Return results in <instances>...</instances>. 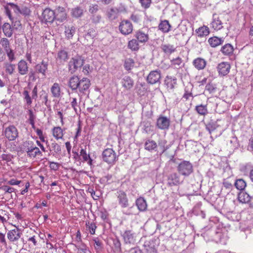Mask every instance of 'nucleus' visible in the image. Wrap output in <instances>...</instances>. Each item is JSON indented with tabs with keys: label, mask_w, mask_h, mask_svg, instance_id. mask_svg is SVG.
<instances>
[{
	"label": "nucleus",
	"mask_w": 253,
	"mask_h": 253,
	"mask_svg": "<svg viewBox=\"0 0 253 253\" xmlns=\"http://www.w3.org/2000/svg\"><path fill=\"white\" fill-rule=\"evenodd\" d=\"M177 170L179 174L187 177L193 172V166L189 161H183L177 166Z\"/></svg>",
	"instance_id": "obj_1"
},
{
	"label": "nucleus",
	"mask_w": 253,
	"mask_h": 253,
	"mask_svg": "<svg viewBox=\"0 0 253 253\" xmlns=\"http://www.w3.org/2000/svg\"><path fill=\"white\" fill-rule=\"evenodd\" d=\"M84 60L82 56H76L72 57L68 63L69 71L73 74L84 64Z\"/></svg>",
	"instance_id": "obj_2"
},
{
	"label": "nucleus",
	"mask_w": 253,
	"mask_h": 253,
	"mask_svg": "<svg viewBox=\"0 0 253 253\" xmlns=\"http://www.w3.org/2000/svg\"><path fill=\"white\" fill-rule=\"evenodd\" d=\"M55 12L49 8H45L41 16V21L47 24L52 23L55 19Z\"/></svg>",
	"instance_id": "obj_3"
},
{
	"label": "nucleus",
	"mask_w": 253,
	"mask_h": 253,
	"mask_svg": "<svg viewBox=\"0 0 253 253\" xmlns=\"http://www.w3.org/2000/svg\"><path fill=\"white\" fill-rule=\"evenodd\" d=\"M183 179L177 173L174 172L170 173L167 177V185L169 187L177 186L182 184Z\"/></svg>",
	"instance_id": "obj_4"
},
{
	"label": "nucleus",
	"mask_w": 253,
	"mask_h": 253,
	"mask_svg": "<svg viewBox=\"0 0 253 253\" xmlns=\"http://www.w3.org/2000/svg\"><path fill=\"white\" fill-rule=\"evenodd\" d=\"M102 158L105 162L108 164H113L117 160V156L112 149L107 148L103 151Z\"/></svg>",
	"instance_id": "obj_5"
},
{
	"label": "nucleus",
	"mask_w": 253,
	"mask_h": 253,
	"mask_svg": "<svg viewBox=\"0 0 253 253\" xmlns=\"http://www.w3.org/2000/svg\"><path fill=\"white\" fill-rule=\"evenodd\" d=\"M119 29L123 35H127L132 33L133 25L129 20H123L120 23Z\"/></svg>",
	"instance_id": "obj_6"
},
{
	"label": "nucleus",
	"mask_w": 253,
	"mask_h": 253,
	"mask_svg": "<svg viewBox=\"0 0 253 253\" xmlns=\"http://www.w3.org/2000/svg\"><path fill=\"white\" fill-rule=\"evenodd\" d=\"M161 72L160 70H156L150 72L147 78V81L150 84H153L160 83Z\"/></svg>",
	"instance_id": "obj_7"
},
{
	"label": "nucleus",
	"mask_w": 253,
	"mask_h": 253,
	"mask_svg": "<svg viewBox=\"0 0 253 253\" xmlns=\"http://www.w3.org/2000/svg\"><path fill=\"white\" fill-rule=\"evenodd\" d=\"M170 120L166 116H160L157 120V127L162 130L168 129L170 126Z\"/></svg>",
	"instance_id": "obj_8"
},
{
	"label": "nucleus",
	"mask_w": 253,
	"mask_h": 253,
	"mask_svg": "<svg viewBox=\"0 0 253 253\" xmlns=\"http://www.w3.org/2000/svg\"><path fill=\"white\" fill-rule=\"evenodd\" d=\"M117 197L119 204L122 208H127L129 206L128 200L126 193L123 191H119L117 192Z\"/></svg>",
	"instance_id": "obj_9"
},
{
	"label": "nucleus",
	"mask_w": 253,
	"mask_h": 253,
	"mask_svg": "<svg viewBox=\"0 0 253 253\" xmlns=\"http://www.w3.org/2000/svg\"><path fill=\"white\" fill-rule=\"evenodd\" d=\"M211 26L214 30L216 31L219 30L223 27V23L219 15L216 13L213 14Z\"/></svg>",
	"instance_id": "obj_10"
},
{
	"label": "nucleus",
	"mask_w": 253,
	"mask_h": 253,
	"mask_svg": "<svg viewBox=\"0 0 253 253\" xmlns=\"http://www.w3.org/2000/svg\"><path fill=\"white\" fill-rule=\"evenodd\" d=\"M230 65L227 62H222L218 64L217 66V70L220 76H224L227 75L230 72Z\"/></svg>",
	"instance_id": "obj_11"
},
{
	"label": "nucleus",
	"mask_w": 253,
	"mask_h": 253,
	"mask_svg": "<svg viewBox=\"0 0 253 253\" xmlns=\"http://www.w3.org/2000/svg\"><path fill=\"white\" fill-rule=\"evenodd\" d=\"M69 59L68 52L65 50H59L56 56V63L58 64H64Z\"/></svg>",
	"instance_id": "obj_12"
},
{
	"label": "nucleus",
	"mask_w": 253,
	"mask_h": 253,
	"mask_svg": "<svg viewBox=\"0 0 253 253\" xmlns=\"http://www.w3.org/2000/svg\"><path fill=\"white\" fill-rule=\"evenodd\" d=\"M123 238L126 244L134 245L135 243V236L130 230L126 231L123 234Z\"/></svg>",
	"instance_id": "obj_13"
},
{
	"label": "nucleus",
	"mask_w": 253,
	"mask_h": 253,
	"mask_svg": "<svg viewBox=\"0 0 253 253\" xmlns=\"http://www.w3.org/2000/svg\"><path fill=\"white\" fill-rule=\"evenodd\" d=\"M120 13V10L117 7H111L108 8L106 13V15L110 21H113L118 18Z\"/></svg>",
	"instance_id": "obj_14"
},
{
	"label": "nucleus",
	"mask_w": 253,
	"mask_h": 253,
	"mask_svg": "<svg viewBox=\"0 0 253 253\" xmlns=\"http://www.w3.org/2000/svg\"><path fill=\"white\" fill-rule=\"evenodd\" d=\"M4 133L5 137L9 141L14 140L16 138V127L13 125L6 128Z\"/></svg>",
	"instance_id": "obj_15"
},
{
	"label": "nucleus",
	"mask_w": 253,
	"mask_h": 253,
	"mask_svg": "<svg viewBox=\"0 0 253 253\" xmlns=\"http://www.w3.org/2000/svg\"><path fill=\"white\" fill-rule=\"evenodd\" d=\"M121 84L126 90H128L132 88L134 81L131 77L126 76L122 79Z\"/></svg>",
	"instance_id": "obj_16"
},
{
	"label": "nucleus",
	"mask_w": 253,
	"mask_h": 253,
	"mask_svg": "<svg viewBox=\"0 0 253 253\" xmlns=\"http://www.w3.org/2000/svg\"><path fill=\"white\" fill-rule=\"evenodd\" d=\"M80 81V80L78 76H73L69 79L68 85L73 91H77L79 87Z\"/></svg>",
	"instance_id": "obj_17"
},
{
	"label": "nucleus",
	"mask_w": 253,
	"mask_h": 253,
	"mask_svg": "<svg viewBox=\"0 0 253 253\" xmlns=\"http://www.w3.org/2000/svg\"><path fill=\"white\" fill-rule=\"evenodd\" d=\"M90 85V81L86 78H84L80 81L79 84V90L80 92L84 93L85 91L87 90Z\"/></svg>",
	"instance_id": "obj_18"
},
{
	"label": "nucleus",
	"mask_w": 253,
	"mask_h": 253,
	"mask_svg": "<svg viewBox=\"0 0 253 253\" xmlns=\"http://www.w3.org/2000/svg\"><path fill=\"white\" fill-rule=\"evenodd\" d=\"M55 12V18L60 22H63L67 18V13L65 9L62 7H58Z\"/></svg>",
	"instance_id": "obj_19"
},
{
	"label": "nucleus",
	"mask_w": 253,
	"mask_h": 253,
	"mask_svg": "<svg viewBox=\"0 0 253 253\" xmlns=\"http://www.w3.org/2000/svg\"><path fill=\"white\" fill-rule=\"evenodd\" d=\"M193 65L198 70L204 69L207 65V61L204 58L198 57L193 61Z\"/></svg>",
	"instance_id": "obj_20"
},
{
	"label": "nucleus",
	"mask_w": 253,
	"mask_h": 253,
	"mask_svg": "<svg viewBox=\"0 0 253 253\" xmlns=\"http://www.w3.org/2000/svg\"><path fill=\"white\" fill-rule=\"evenodd\" d=\"M26 151L27 153V155L31 158H35L37 155H42V152L40 151L39 148L36 146H31L28 147L26 149Z\"/></svg>",
	"instance_id": "obj_21"
},
{
	"label": "nucleus",
	"mask_w": 253,
	"mask_h": 253,
	"mask_svg": "<svg viewBox=\"0 0 253 253\" xmlns=\"http://www.w3.org/2000/svg\"><path fill=\"white\" fill-rule=\"evenodd\" d=\"M164 84L168 90H172L176 84V79L174 77L168 76L165 78Z\"/></svg>",
	"instance_id": "obj_22"
},
{
	"label": "nucleus",
	"mask_w": 253,
	"mask_h": 253,
	"mask_svg": "<svg viewBox=\"0 0 253 253\" xmlns=\"http://www.w3.org/2000/svg\"><path fill=\"white\" fill-rule=\"evenodd\" d=\"M144 247L147 253H157V249L153 241L145 242Z\"/></svg>",
	"instance_id": "obj_23"
},
{
	"label": "nucleus",
	"mask_w": 253,
	"mask_h": 253,
	"mask_svg": "<svg viewBox=\"0 0 253 253\" xmlns=\"http://www.w3.org/2000/svg\"><path fill=\"white\" fill-rule=\"evenodd\" d=\"M48 65V62L42 60L41 64L36 66V70L38 73H41L45 76Z\"/></svg>",
	"instance_id": "obj_24"
},
{
	"label": "nucleus",
	"mask_w": 253,
	"mask_h": 253,
	"mask_svg": "<svg viewBox=\"0 0 253 253\" xmlns=\"http://www.w3.org/2000/svg\"><path fill=\"white\" fill-rule=\"evenodd\" d=\"M238 199L242 203H248L251 201L252 197L247 193L241 191L238 194Z\"/></svg>",
	"instance_id": "obj_25"
},
{
	"label": "nucleus",
	"mask_w": 253,
	"mask_h": 253,
	"mask_svg": "<svg viewBox=\"0 0 253 253\" xmlns=\"http://www.w3.org/2000/svg\"><path fill=\"white\" fill-rule=\"evenodd\" d=\"M157 146V143L155 141L151 139H147L144 144L145 149L149 151L156 150Z\"/></svg>",
	"instance_id": "obj_26"
},
{
	"label": "nucleus",
	"mask_w": 253,
	"mask_h": 253,
	"mask_svg": "<svg viewBox=\"0 0 253 253\" xmlns=\"http://www.w3.org/2000/svg\"><path fill=\"white\" fill-rule=\"evenodd\" d=\"M135 37L140 42H147L149 39L148 34L141 31H137L135 34Z\"/></svg>",
	"instance_id": "obj_27"
},
{
	"label": "nucleus",
	"mask_w": 253,
	"mask_h": 253,
	"mask_svg": "<svg viewBox=\"0 0 253 253\" xmlns=\"http://www.w3.org/2000/svg\"><path fill=\"white\" fill-rule=\"evenodd\" d=\"M84 10L80 6H77L71 10V15L76 18H78L83 15Z\"/></svg>",
	"instance_id": "obj_28"
},
{
	"label": "nucleus",
	"mask_w": 253,
	"mask_h": 253,
	"mask_svg": "<svg viewBox=\"0 0 253 253\" xmlns=\"http://www.w3.org/2000/svg\"><path fill=\"white\" fill-rule=\"evenodd\" d=\"M171 26L167 20L161 21L159 25V29L164 33H168L170 31Z\"/></svg>",
	"instance_id": "obj_29"
},
{
	"label": "nucleus",
	"mask_w": 253,
	"mask_h": 253,
	"mask_svg": "<svg viewBox=\"0 0 253 253\" xmlns=\"http://www.w3.org/2000/svg\"><path fill=\"white\" fill-rule=\"evenodd\" d=\"M80 153V156L82 157L84 161L87 162V164L90 166L92 165L93 160L90 158L89 155L87 153L85 149H81Z\"/></svg>",
	"instance_id": "obj_30"
},
{
	"label": "nucleus",
	"mask_w": 253,
	"mask_h": 253,
	"mask_svg": "<svg viewBox=\"0 0 253 253\" xmlns=\"http://www.w3.org/2000/svg\"><path fill=\"white\" fill-rule=\"evenodd\" d=\"M51 92L54 97L58 98L60 96L61 89L58 83H54L51 87Z\"/></svg>",
	"instance_id": "obj_31"
},
{
	"label": "nucleus",
	"mask_w": 253,
	"mask_h": 253,
	"mask_svg": "<svg viewBox=\"0 0 253 253\" xmlns=\"http://www.w3.org/2000/svg\"><path fill=\"white\" fill-rule=\"evenodd\" d=\"M52 134L57 140L62 139L63 136V130L59 126L54 127L52 129Z\"/></svg>",
	"instance_id": "obj_32"
},
{
	"label": "nucleus",
	"mask_w": 253,
	"mask_h": 253,
	"mask_svg": "<svg viewBox=\"0 0 253 253\" xmlns=\"http://www.w3.org/2000/svg\"><path fill=\"white\" fill-rule=\"evenodd\" d=\"M17 185H18L19 187H21L22 186H24V189L22 190L21 191V194L24 195L28 191V189L29 187L30 184L26 179H23L22 180H19L17 179Z\"/></svg>",
	"instance_id": "obj_33"
},
{
	"label": "nucleus",
	"mask_w": 253,
	"mask_h": 253,
	"mask_svg": "<svg viewBox=\"0 0 253 253\" xmlns=\"http://www.w3.org/2000/svg\"><path fill=\"white\" fill-rule=\"evenodd\" d=\"M209 43L212 47H216L221 44L223 41L221 39L216 37L210 38L208 40Z\"/></svg>",
	"instance_id": "obj_34"
},
{
	"label": "nucleus",
	"mask_w": 253,
	"mask_h": 253,
	"mask_svg": "<svg viewBox=\"0 0 253 253\" xmlns=\"http://www.w3.org/2000/svg\"><path fill=\"white\" fill-rule=\"evenodd\" d=\"M195 110L200 115L205 116L208 113L207 105H199L196 106Z\"/></svg>",
	"instance_id": "obj_35"
},
{
	"label": "nucleus",
	"mask_w": 253,
	"mask_h": 253,
	"mask_svg": "<svg viewBox=\"0 0 253 253\" xmlns=\"http://www.w3.org/2000/svg\"><path fill=\"white\" fill-rule=\"evenodd\" d=\"M76 32V28L74 26L65 27V34L68 39H71Z\"/></svg>",
	"instance_id": "obj_36"
},
{
	"label": "nucleus",
	"mask_w": 253,
	"mask_h": 253,
	"mask_svg": "<svg viewBox=\"0 0 253 253\" xmlns=\"http://www.w3.org/2000/svg\"><path fill=\"white\" fill-rule=\"evenodd\" d=\"M6 15L8 16L10 20H12L11 18V10L13 9L14 12L16 11V5L13 3H8L4 7Z\"/></svg>",
	"instance_id": "obj_37"
},
{
	"label": "nucleus",
	"mask_w": 253,
	"mask_h": 253,
	"mask_svg": "<svg viewBox=\"0 0 253 253\" xmlns=\"http://www.w3.org/2000/svg\"><path fill=\"white\" fill-rule=\"evenodd\" d=\"M221 51L225 55H230L233 52V47L231 44L227 43L222 47Z\"/></svg>",
	"instance_id": "obj_38"
},
{
	"label": "nucleus",
	"mask_w": 253,
	"mask_h": 253,
	"mask_svg": "<svg viewBox=\"0 0 253 253\" xmlns=\"http://www.w3.org/2000/svg\"><path fill=\"white\" fill-rule=\"evenodd\" d=\"M136 204L138 209L141 211H145L147 208V204L145 200L142 198H139L136 201Z\"/></svg>",
	"instance_id": "obj_39"
},
{
	"label": "nucleus",
	"mask_w": 253,
	"mask_h": 253,
	"mask_svg": "<svg viewBox=\"0 0 253 253\" xmlns=\"http://www.w3.org/2000/svg\"><path fill=\"white\" fill-rule=\"evenodd\" d=\"M19 72L21 75L26 74L28 71L27 63L25 61L21 60L18 63Z\"/></svg>",
	"instance_id": "obj_40"
},
{
	"label": "nucleus",
	"mask_w": 253,
	"mask_h": 253,
	"mask_svg": "<svg viewBox=\"0 0 253 253\" xmlns=\"http://www.w3.org/2000/svg\"><path fill=\"white\" fill-rule=\"evenodd\" d=\"M234 185L238 190L243 191L246 187V182L243 179H238L236 180Z\"/></svg>",
	"instance_id": "obj_41"
},
{
	"label": "nucleus",
	"mask_w": 253,
	"mask_h": 253,
	"mask_svg": "<svg viewBox=\"0 0 253 253\" xmlns=\"http://www.w3.org/2000/svg\"><path fill=\"white\" fill-rule=\"evenodd\" d=\"M196 32L199 37L206 36L209 35V29L207 26H203L197 29Z\"/></svg>",
	"instance_id": "obj_42"
},
{
	"label": "nucleus",
	"mask_w": 253,
	"mask_h": 253,
	"mask_svg": "<svg viewBox=\"0 0 253 253\" xmlns=\"http://www.w3.org/2000/svg\"><path fill=\"white\" fill-rule=\"evenodd\" d=\"M161 48L166 54H171L175 51L173 46L170 44H162Z\"/></svg>",
	"instance_id": "obj_43"
},
{
	"label": "nucleus",
	"mask_w": 253,
	"mask_h": 253,
	"mask_svg": "<svg viewBox=\"0 0 253 253\" xmlns=\"http://www.w3.org/2000/svg\"><path fill=\"white\" fill-rule=\"evenodd\" d=\"M50 151L55 154H60L61 152L60 146L56 142H53L50 146Z\"/></svg>",
	"instance_id": "obj_44"
},
{
	"label": "nucleus",
	"mask_w": 253,
	"mask_h": 253,
	"mask_svg": "<svg viewBox=\"0 0 253 253\" xmlns=\"http://www.w3.org/2000/svg\"><path fill=\"white\" fill-rule=\"evenodd\" d=\"M128 47L132 50L136 51L139 49L138 42L136 40L132 39L129 41L128 43Z\"/></svg>",
	"instance_id": "obj_45"
},
{
	"label": "nucleus",
	"mask_w": 253,
	"mask_h": 253,
	"mask_svg": "<svg viewBox=\"0 0 253 253\" xmlns=\"http://www.w3.org/2000/svg\"><path fill=\"white\" fill-rule=\"evenodd\" d=\"M3 31L4 35L7 37H10L12 35V30L9 24L5 23L3 25Z\"/></svg>",
	"instance_id": "obj_46"
},
{
	"label": "nucleus",
	"mask_w": 253,
	"mask_h": 253,
	"mask_svg": "<svg viewBox=\"0 0 253 253\" xmlns=\"http://www.w3.org/2000/svg\"><path fill=\"white\" fill-rule=\"evenodd\" d=\"M134 62L131 58L126 59L125 62V68L127 70H129L134 66Z\"/></svg>",
	"instance_id": "obj_47"
},
{
	"label": "nucleus",
	"mask_w": 253,
	"mask_h": 253,
	"mask_svg": "<svg viewBox=\"0 0 253 253\" xmlns=\"http://www.w3.org/2000/svg\"><path fill=\"white\" fill-rule=\"evenodd\" d=\"M92 23L97 24L100 22L102 19V16L100 14H93L90 17Z\"/></svg>",
	"instance_id": "obj_48"
},
{
	"label": "nucleus",
	"mask_w": 253,
	"mask_h": 253,
	"mask_svg": "<svg viewBox=\"0 0 253 253\" xmlns=\"http://www.w3.org/2000/svg\"><path fill=\"white\" fill-rule=\"evenodd\" d=\"M99 10V6L97 4H92L89 5L88 11L92 15L95 13Z\"/></svg>",
	"instance_id": "obj_49"
},
{
	"label": "nucleus",
	"mask_w": 253,
	"mask_h": 253,
	"mask_svg": "<svg viewBox=\"0 0 253 253\" xmlns=\"http://www.w3.org/2000/svg\"><path fill=\"white\" fill-rule=\"evenodd\" d=\"M0 44L4 48L5 51L10 48L9 41L6 38L1 39L0 41Z\"/></svg>",
	"instance_id": "obj_50"
},
{
	"label": "nucleus",
	"mask_w": 253,
	"mask_h": 253,
	"mask_svg": "<svg viewBox=\"0 0 253 253\" xmlns=\"http://www.w3.org/2000/svg\"><path fill=\"white\" fill-rule=\"evenodd\" d=\"M86 225L87 227L88 228L89 231L91 235H93L95 234V229L96 228V226L95 224L93 222L89 223V222L88 223H86Z\"/></svg>",
	"instance_id": "obj_51"
},
{
	"label": "nucleus",
	"mask_w": 253,
	"mask_h": 253,
	"mask_svg": "<svg viewBox=\"0 0 253 253\" xmlns=\"http://www.w3.org/2000/svg\"><path fill=\"white\" fill-rule=\"evenodd\" d=\"M96 35V32L95 30L93 28H91L88 30L87 34L85 35V38L93 39Z\"/></svg>",
	"instance_id": "obj_52"
},
{
	"label": "nucleus",
	"mask_w": 253,
	"mask_h": 253,
	"mask_svg": "<svg viewBox=\"0 0 253 253\" xmlns=\"http://www.w3.org/2000/svg\"><path fill=\"white\" fill-rule=\"evenodd\" d=\"M17 10H18V11L21 14L25 16L29 15L30 13V10L29 9V8L26 7H22L21 9H20L18 7V6L17 5Z\"/></svg>",
	"instance_id": "obj_53"
},
{
	"label": "nucleus",
	"mask_w": 253,
	"mask_h": 253,
	"mask_svg": "<svg viewBox=\"0 0 253 253\" xmlns=\"http://www.w3.org/2000/svg\"><path fill=\"white\" fill-rule=\"evenodd\" d=\"M23 94L24 96V99L26 101L27 104L30 105L32 103V99L31 97L29 94L28 91L27 90H24Z\"/></svg>",
	"instance_id": "obj_54"
},
{
	"label": "nucleus",
	"mask_w": 253,
	"mask_h": 253,
	"mask_svg": "<svg viewBox=\"0 0 253 253\" xmlns=\"http://www.w3.org/2000/svg\"><path fill=\"white\" fill-rule=\"evenodd\" d=\"M142 7L145 9L148 8L151 5V0H139Z\"/></svg>",
	"instance_id": "obj_55"
},
{
	"label": "nucleus",
	"mask_w": 253,
	"mask_h": 253,
	"mask_svg": "<svg viewBox=\"0 0 253 253\" xmlns=\"http://www.w3.org/2000/svg\"><path fill=\"white\" fill-rule=\"evenodd\" d=\"M15 232H16V231L14 229L9 231L7 233V238L11 242H14L16 240V236L14 234Z\"/></svg>",
	"instance_id": "obj_56"
},
{
	"label": "nucleus",
	"mask_w": 253,
	"mask_h": 253,
	"mask_svg": "<svg viewBox=\"0 0 253 253\" xmlns=\"http://www.w3.org/2000/svg\"><path fill=\"white\" fill-rule=\"evenodd\" d=\"M71 105L72 107L74 109L75 112L77 113L78 108H79V106L77 102V99L76 98H73L71 102Z\"/></svg>",
	"instance_id": "obj_57"
},
{
	"label": "nucleus",
	"mask_w": 253,
	"mask_h": 253,
	"mask_svg": "<svg viewBox=\"0 0 253 253\" xmlns=\"http://www.w3.org/2000/svg\"><path fill=\"white\" fill-rule=\"evenodd\" d=\"M5 216H6V212L2 210H0V223L4 224L6 222Z\"/></svg>",
	"instance_id": "obj_58"
},
{
	"label": "nucleus",
	"mask_w": 253,
	"mask_h": 253,
	"mask_svg": "<svg viewBox=\"0 0 253 253\" xmlns=\"http://www.w3.org/2000/svg\"><path fill=\"white\" fill-rule=\"evenodd\" d=\"M171 61L172 65L174 66L175 68H178L182 63V60L180 57L173 59Z\"/></svg>",
	"instance_id": "obj_59"
},
{
	"label": "nucleus",
	"mask_w": 253,
	"mask_h": 253,
	"mask_svg": "<svg viewBox=\"0 0 253 253\" xmlns=\"http://www.w3.org/2000/svg\"><path fill=\"white\" fill-rule=\"evenodd\" d=\"M5 52H6L10 61H11L14 59V52L11 48L6 50Z\"/></svg>",
	"instance_id": "obj_60"
},
{
	"label": "nucleus",
	"mask_w": 253,
	"mask_h": 253,
	"mask_svg": "<svg viewBox=\"0 0 253 253\" xmlns=\"http://www.w3.org/2000/svg\"><path fill=\"white\" fill-rule=\"evenodd\" d=\"M215 128L216 127L213 124L210 123L206 126V129L210 133H211L212 131L215 129Z\"/></svg>",
	"instance_id": "obj_61"
},
{
	"label": "nucleus",
	"mask_w": 253,
	"mask_h": 253,
	"mask_svg": "<svg viewBox=\"0 0 253 253\" xmlns=\"http://www.w3.org/2000/svg\"><path fill=\"white\" fill-rule=\"evenodd\" d=\"M30 112V118H29V121L30 124L31 125L32 127L35 129V123H34V118L33 114L32 111L31 110H29Z\"/></svg>",
	"instance_id": "obj_62"
},
{
	"label": "nucleus",
	"mask_w": 253,
	"mask_h": 253,
	"mask_svg": "<svg viewBox=\"0 0 253 253\" xmlns=\"http://www.w3.org/2000/svg\"><path fill=\"white\" fill-rule=\"evenodd\" d=\"M49 167L51 169L56 170L59 169V165L57 163L55 162H50Z\"/></svg>",
	"instance_id": "obj_63"
},
{
	"label": "nucleus",
	"mask_w": 253,
	"mask_h": 253,
	"mask_svg": "<svg viewBox=\"0 0 253 253\" xmlns=\"http://www.w3.org/2000/svg\"><path fill=\"white\" fill-rule=\"evenodd\" d=\"M223 185L225 188L228 189H231L232 187L231 183L226 180H224Z\"/></svg>",
	"instance_id": "obj_64"
}]
</instances>
